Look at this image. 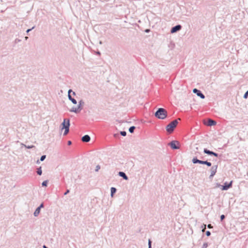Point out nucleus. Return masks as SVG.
<instances>
[{"label": "nucleus", "instance_id": "nucleus-1", "mask_svg": "<svg viewBox=\"0 0 248 248\" xmlns=\"http://www.w3.org/2000/svg\"><path fill=\"white\" fill-rule=\"evenodd\" d=\"M70 120L69 119H64L63 122L62 123L60 126V129L61 131L64 130L63 135H66L69 131L70 127Z\"/></svg>", "mask_w": 248, "mask_h": 248}, {"label": "nucleus", "instance_id": "nucleus-2", "mask_svg": "<svg viewBox=\"0 0 248 248\" xmlns=\"http://www.w3.org/2000/svg\"><path fill=\"white\" fill-rule=\"evenodd\" d=\"M167 111L163 108H159L155 112V116L159 119H165L167 116Z\"/></svg>", "mask_w": 248, "mask_h": 248}, {"label": "nucleus", "instance_id": "nucleus-3", "mask_svg": "<svg viewBox=\"0 0 248 248\" xmlns=\"http://www.w3.org/2000/svg\"><path fill=\"white\" fill-rule=\"evenodd\" d=\"M181 120L180 118H178L177 120H175L171 122H170L168 125L166 126V130L168 132L171 133L174 130L175 127L177 126L178 122V121Z\"/></svg>", "mask_w": 248, "mask_h": 248}, {"label": "nucleus", "instance_id": "nucleus-4", "mask_svg": "<svg viewBox=\"0 0 248 248\" xmlns=\"http://www.w3.org/2000/svg\"><path fill=\"white\" fill-rule=\"evenodd\" d=\"M84 102L82 100H80L78 102V106L77 108L73 107L71 109V112H74L75 113L78 112L81 109H82V106L84 105Z\"/></svg>", "mask_w": 248, "mask_h": 248}, {"label": "nucleus", "instance_id": "nucleus-5", "mask_svg": "<svg viewBox=\"0 0 248 248\" xmlns=\"http://www.w3.org/2000/svg\"><path fill=\"white\" fill-rule=\"evenodd\" d=\"M169 145L171 148L173 149H179V142L177 140H172L169 143Z\"/></svg>", "mask_w": 248, "mask_h": 248}, {"label": "nucleus", "instance_id": "nucleus-6", "mask_svg": "<svg viewBox=\"0 0 248 248\" xmlns=\"http://www.w3.org/2000/svg\"><path fill=\"white\" fill-rule=\"evenodd\" d=\"M193 92L197 94V96H199L202 99H204V95L199 90L197 89H194Z\"/></svg>", "mask_w": 248, "mask_h": 248}, {"label": "nucleus", "instance_id": "nucleus-7", "mask_svg": "<svg viewBox=\"0 0 248 248\" xmlns=\"http://www.w3.org/2000/svg\"><path fill=\"white\" fill-rule=\"evenodd\" d=\"M181 28L182 26L180 25H176L171 28L170 32L171 33H173L177 31H180Z\"/></svg>", "mask_w": 248, "mask_h": 248}, {"label": "nucleus", "instance_id": "nucleus-8", "mask_svg": "<svg viewBox=\"0 0 248 248\" xmlns=\"http://www.w3.org/2000/svg\"><path fill=\"white\" fill-rule=\"evenodd\" d=\"M204 153L209 155H213L217 157L218 154L214 152L211 151L210 150H207V149H204L203 150Z\"/></svg>", "mask_w": 248, "mask_h": 248}, {"label": "nucleus", "instance_id": "nucleus-9", "mask_svg": "<svg viewBox=\"0 0 248 248\" xmlns=\"http://www.w3.org/2000/svg\"><path fill=\"white\" fill-rule=\"evenodd\" d=\"M72 92V90L70 89L69 90L68 92V99L74 104H76L77 103V102L76 101V99H75L74 98H72L71 94H70V93Z\"/></svg>", "mask_w": 248, "mask_h": 248}, {"label": "nucleus", "instance_id": "nucleus-10", "mask_svg": "<svg viewBox=\"0 0 248 248\" xmlns=\"http://www.w3.org/2000/svg\"><path fill=\"white\" fill-rule=\"evenodd\" d=\"M232 181H231L230 183L227 184V183H225V185L224 186H222L221 189L222 190H227L229 188L232 187Z\"/></svg>", "mask_w": 248, "mask_h": 248}, {"label": "nucleus", "instance_id": "nucleus-11", "mask_svg": "<svg viewBox=\"0 0 248 248\" xmlns=\"http://www.w3.org/2000/svg\"><path fill=\"white\" fill-rule=\"evenodd\" d=\"M217 166H214L211 169V174L210 175V177H213L214 176L217 172Z\"/></svg>", "mask_w": 248, "mask_h": 248}, {"label": "nucleus", "instance_id": "nucleus-12", "mask_svg": "<svg viewBox=\"0 0 248 248\" xmlns=\"http://www.w3.org/2000/svg\"><path fill=\"white\" fill-rule=\"evenodd\" d=\"M91 140L90 137L88 135H86L82 137L81 140L83 142H89Z\"/></svg>", "mask_w": 248, "mask_h": 248}, {"label": "nucleus", "instance_id": "nucleus-13", "mask_svg": "<svg viewBox=\"0 0 248 248\" xmlns=\"http://www.w3.org/2000/svg\"><path fill=\"white\" fill-rule=\"evenodd\" d=\"M119 175L122 177H123L124 178V179L125 180H127L128 179V177L127 176V175L125 174V173L124 172H122V171H120L119 172Z\"/></svg>", "mask_w": 248, "mask_h": 248}, {"label": "nucleus", "instance_id": "nucleus-14", "mask_svg": "<svg viewBox=\"0 0 248 248\" xmlns=\"http://www.w3.org/2000/svg\"><path fill=\"white\" fill-rule=\"evenodd\" d=\"M216 124V122L211 119H209L208 120L207 125L209 126L215 125Z\"/></svg>", "mask_w": 248, "mask_h": 248}, {"label": "nucleus", "instance_id": "nucleus-15", "mask_svg": "<svg viewBox=\"0 0 248 248\" xmlns=\"http://www.w3.org/2000/svg\"><path fill=\"white\" fill-rule=\"evenodd\" d=\"M200 164L206 165L208 167L211 166V165H212L210 162H208L207 161H202V160H201V161L200 162Z\"/></svg>", "mask_w": 248, "mask_h": 248}, {"label": "nucleus", "instance_id": "nucleus-16", "mask_svg": "<svg viewBox=\"0 0 248 248\" xmlns=\"http://www.w3.org/2000/svg\"><path fill=\"white\" fill-rule=\"evenodd\" d=\"M40 212V209H39V208L37 207L33 213L34 216L37 217L39 215Z\"/></svg>", "mask_w": 248, "mask_h": 248}, {"label": "nucleus", "instance_id": "nucleus-17", "mask_svg": "<svg viewBox=\"0 0 248 248\" xmlns=\"http://www.w3.org/2000/svg\"><path fill=\"white\" fill-rule=\"evenodd\" d=\"M110 191H111L110 196H111V197H113V194L116 192V188L113 187H111L110 188Z\"/></svg>", "mask_w": 248, "mask_h": 248}, {"label": "nucleus", "instance_id": "nucleus-18", "mask_svg": "<svg viewBox=\"0 0 248 248\" xmlns=\"http://www.w3.org/2000/svg\"><path fill=\"white\" fill-rule=\"evenodd\" d=\"M201 160L198 159L197 158H193L192 159V162L194 164L199 163L200 164V162Z\"/></svg>", "mask_w": 248, "mask_h": 248}, {"label": "nucleus", "instance_id": "nucleus-19", "mask_svg": "<svg viewBox=\"0 0 248 248\" xmlns=\"http://www.w3.org/2000/svg\"><path fill=\"white\" fill-rule=\"evenodd\" d=\"M37 173L39 175H41L42 173V169H41V167H40L39 168H38L37 169Z\"/></svg>", "mask_w": 248, "mask_h": 248}, {"label": "nucleus", "instance_id": "nucleus-20", "mask_svg": "<svg viewBox=\"0 0 248 248\" xmlns=\"http://www.w3.org/2000/svg\"><path fill=\"white\" fill-rule=\"evenodd\" d=\"M21 145L22 146H24V147H25L26 148H28V149H31L35 147L34 145L27 146L26 145L24 144L23 143H21Z\"/></svg>", "mask_w": 248, "mask_h": 248}, {"label": "nucleus", "instance_id": "nucleus-21", "mask_svg": "<svg viewBox=\"0 0 248 248\" xmlns=\"http://www.w3.org/2000/svg\"><path fill=\"white\" fill-rule=\"evenodd\" d=\"M135 129V127L134 126H132L130 127L129 128V132L131 133H132L134 132V130Z\"/></svg>", "mask_w": 248, "mask_h": 248}, {"label": "nucleus", "instance_id": "nucleus-22", "mask_svg": "<svg viewBox=\"0 0 248 248\" xmlns=\"http://www.w3.org/2000/svg\"><path fill=\"white\" fill-rule=\"evenodd\" d=\"M47 180H46V181H44L43 182V183H42V185L43 186H46L47 185Z\"/></svg>", "mask_w": 248, "mask_h": 248}, {"label": "nucleus", "instance_id": "nucleus-23", "mask_svg": "<svg viewBox=\"0 0 248 248\" xmlns=\"http://www.w3.org/2000/svg\"><path fill=\"white\" fill-rule=\"evenodd\" d=\"M46 158V155H43L41 156V157L40 158V161H44L45 159Z\"/></svg>", "mask_w": 248, "mask_h": 248}, {"label": "nucleus", "instance_id": "nucleus-24", "mask_svg": "<svg viewBox=\"0 0 248 248\" xmlns=\"http://www.w3.org/2000/svg\"><path fill=\"white\" fill-rule=\"evenodd\" d=\"M120 134L123 136H125L126 135V132L125 131H121L120 132Z\"/></svg>", "mask_w": 248, "mask_h": 248}, {"label": "nucleus", "instance_id": "nucleus-25", "mask_svg": "<svg viewBox=\"0 0 248 248\" xmlns=\"http://www.w3.org/2000/svg\"><path fill=\"white\" fill-rule=\"evenodd\" d=\"M248 96V91L245 93V94H244V95L243 97H244L245 99H246V98H247Z\"/></svg>", "mask_w": 248, "mask_h": 248}, {"label": "nucleus", "instance_id": "nucleus-26", "mask_svg": "<svg viewBox=\"0 0 248 248\" xmlns=\"http://www.w3.org/2000/svg\"><path fill=\"white\" fill-rule=\"evenodd\" d=\"M208 247V244L207 243H204L202 246V248H207Z\"/></svg>", "mask_w": 248, "mask_h": 248}, {"label": "nucleus", "instance_id": "nucleus-27", "mask_svg": "<svg viewBox=\"0 0 248 248\" xmlns=\"http://www.w3.org/2000/svg\"><path fill=\"white\" fill-rule=\"evenodd\" d=\"M100 169V166L97 165L95 168V171H98Z\"/></svg>", "mask_w": 248, "mask_h": 248}, {"label": "nucleus", "instance_id": "nucleus-28", "mask_svg": "<svg viewBox=\"0 0 248 248\" xmlns=\"http://www.w3.org/2000/svg\"><path fill=\"white\" fill-rule=\"evenodd\" d=\"M206 235L207 236H209L211 235V232L208 231L206 232Z\"/></svg>", "mask_w": 248, "mask_h": 248}, {"label": "nucleus", "instance_id": "nucleus-29", "mask_svg": "<svg viewBox=\"0 0 248 248\" xmlns=\"http://www.w3.org/2000/svg\"><path fill=\"white\" fill-rule=\"evenodd\" d=\"M222 186H221L219 184H218V183L216 184V187H222Z\"/></svg>", "mask_w": 248, "mask_h": 248}, {"label": "nucleus", "instance_id": "nucleus-30", "mask_svg": "<svg viewBox=\"0 0 248 248\" xmlns=\"http://www.w3.org/2000/svg\"><path fill=\"white\" fill-rule=\"evenodd\" d=\"M224 218H225V216L224 215H222L220 216V219H221V220H223Z\"/></svg>", "mask_w": 248, "mask_h": 248}, {"label": "nucleus", "instance_id": "nucleus-31", "mask_svg": "<svg viewBox=\"0 0 248 248\" xmlns=\"http://www.w3.org/2000/svg\"><path fill=\"white\" fill-rule=\"evenodd\" d=\"M34 27H33L31 29H28L26 31L27 33L29 32L31 30L34 29Z\"/></svg>", "mask_w": 248, "mask_h": 248}, {"label": "nucleus", "instance_id": "nucleus-32", "mask_svg": "<svg viewBox=\"0 0 248 248\" xmlns=\"http://www.w3.org/2000/svg\"><path fill=\"white\" fill-rule=\"evenodd\" d=\"M206 229V225H203V227L202 229V232H204L205 230Z\"/></svg>", "mask_w": 248, "mask_h": 248}, {"label": "nucleus", "instance_id": "nucleus-33", "mask_svg": "<svg viewBox=\"0 0 248 248\" xmlns=\"http://www.w3.org/2000/svg\"><path fill=\"white\" fill-rule=\"evenodd\" d=\"M43 207H44L43 203H41L40 204V205L38 208H39V209H41V208H43Z\"/></svg>", "mask_w": 248, "mask_h": 248}, {"label": "nucleus", "instance_id": "nucleus-34", "mask_svg": "<svg viewBox=\"0 0 248 248\" xmlns=\"http://www.w3.org/2000/svg\"><path fill=\"white\" fill-rule=\"evenodd\" d=\"M207 227L209 229H211L213 228V226L211 225V224H209L207 225Z\"/></svg>", "mask_w": 248, "mask_h": 248}, {"label": "nucleus", "instance_id": "nucleus-35", "mask_svg": "<svg viewBox=\"0 0 248 248\" xmlns=\"http://www.w3.org/2000/svg\"><path fill=\"white\" fill-rule=\"evenodd\" d=\"M152 242L150 239L148 240V246L151 245Z\"/></svg>", "mask_w": 248, "mask_h": 248}, {"label": "nucleus", "instance_id": "nucleus-36", "mask_svg": "<svg viewBox=\"0 0 248 248\" xmlns=\"http://www.w3.org/2000/svg\"><path fill=\"white\" fill-rule=\"evenodd\" d=\"M69 192V190H67L64 193V195H66Z\"/></svg>", "mask_w": 248, "mask_h": 248}, {"label": "nucleus", "instance_id": "nucleus-37", "mask_svg": "<svg viewBox=\"0 0 248 248\" xmlns=\"http://www.w3.org/2000/svg\"><path fill=\"white\" fill-rule=\"evenodd\" d=\"M67 143H68V145H71L72 144V142H71V141L69 140V141H68Z\"/></svg>", "mask_w": 248, "mask_h": 248}, {"label": "nucleus", "instance_id": "nucleus-38", "mask_svg": "<svg viewBox=\"0 0 248 248\" xmlns=\"http://www.w3.org/2000/svg\"><path fill=\"white\" fill-rule=\"evenodd\" d=\"M99 44H100V45H102V41H100L99 42Z\"/></svg>", "mask_w": 248, "mask_h": 248}, {"label": "nucleus", "instance_id": "nucleus-39", "mask_svg": "<svg viewBox=\"0 0 248 248\" xmlns=\"http://www.w3.org/2000/svg\"><path fill=\"white\" fill-rule=\"evenodd\" d=\"M73 92V95H75L76 94V93L74 92Z\"/></svg>", "mask_w": 248, "mask_h": 248}, {"label": "nucleus", "instance_id": "nucleus-40", "mask_svg": "<svg viewBox=\"0 0 248 248\" xmlns=\"http://www.w3.org/2000/svg\"><path fill=\"white\" fill-rule=\"evenodd\" d=\"M36 163H37V164H39V163H40V162H39V161L38 160L37 161Z\"/></svg>", "mask_w": 248, "mask_h": 248}, {"label": "nucleus", "instance_id": "nucleus-41", "mask_svg": "<svg viewBox=\"0 0 248 248\" xmlns=\"http://www.w3.org/2000/svg\"><path fill=\"white\" fill-rule=\"evenodd\" d=\"M97 54L100 55V52L98 51V52H97Z\"/></svg>", "mask_w": 248, "mask_h": 248}, {"label": "nucleus", "instance_id": "nucleus-42", "mask_svg": "<svg viewBox=\"0 0 248 248\" xmlns=\"http://www.w3.org/2000/svg\"><path fill=\"white\" fill-rule=\"evenodd\" d=\"M148 248H152L151 245L148 246Z\"/></svg>", "mask_w": 248, "mask_h": 248}, {"label": "nucleus", "instance_id": "nucleus-43", "mask_svg": "<svg viewBox=\"0 0 248 248\" xmlns=\"http://www.w3.org/2000/svg\"><path fill=\"white\" fill-rule=\"evenodd\" d=\"M28 39V37H25V39L27 40Z\"/></svg>", "mask_w": 248, "mask_h": 248}, {"label": "nucleus", "instance_id": "nucleus-44", "mask_svg": "<svg viewBox=\"0 0 248 248\" xmlns=\"http://www.w3.org/2000/svg\"><path fill=\"white\" fill-rule=\"evenodd\" d=\"M146 32H148V31H149V30H146Z\"/></svg>", "mask_w": 248, "mask_h": 248}]
</instances>
